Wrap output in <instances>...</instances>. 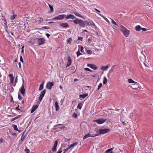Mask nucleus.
Listing matches in <instances>:
<instances>
[{"label": "nucleus", "instance_id": "obj_1", "mask_svg": "<svg viewBox=\"0 0 153 153\" xmlns=\"http://www.w3.org/2000/svg\"><path fill=\"white\" fill-rule=\"evenodd\" d=\"M68 22H73L76 25L79 24V26L80 27H83L89 26H94L95 27H97L92 21L89 19L87 21H83L81 19L76 18L73 21L69 20Z\"/></svg>", "mask_w": 153, "mask_h": 153}, {"label": "nucleus", "instance_id": "obj_2", "mask_svg": "<svg viewBox=\"0 0 153 153\" xmlns=\"http://www.w3.org/2000/svg\"><path fill=\"white\" fill-rule=\"evenodd\" d=\"M110 131V128H104V129H100L99 131H96L97 133L99 132V135L100 134H103L106 133Z\"/></svg>", "mask_w": 153, "mask_h": 153}, {"label": "nucleus", "instance_id": "obj_3", "mask_svg": "<svg viewBox=\"0 0 153 153\" xmlns=\"http://www.w3.org/2000/svg\"><path fill=\"white\" fill-rule=\"evenodd\" d=\"M24 81L23 79H22V84L21 87L19 89V91L23 96L25 95V88Z\"/></svg>", "mask_w": 153, "mask_h": 153}, {"label": "nucleus", "instance_id": "obj_4", "mask_svg": "<svg viewBox=\"0 0 153 153\" xmlns=\"http://www.w3.org/2000/svg\"><path fill=\"white\" fill-rule=\"evenodd\" d=\"M107 119L100 118L97 120H93L94 123H96L98 124H101L105 122Z\"/></svg>", "mask_w": 153, "mask_h": 153}, {"label": "nucleus", "instance_id": "obj_5", "mask_svg": "<svg viewBox=\"0 0 153 153\" xmlns=\"http://www.w3.org/2000/svg\"><path fill=\"white\" fill-rule=\"evenodd\" d=\"M46 92L45 89H44L40 93V95L39 97L38 100L39 101V102H41L42 100L43 97H44Z\"/></svg>", "mask_w": 153, "mask_h": 153}, {"label": "nucleus", "instance_id": "obj_6", "mask_svg": "<svg viewBox=\"0 0 153 153\" xmlns=\"http://www.w3.org/2000/svg\"><path fill=\"white\" fill-rule=\"evenodd\" d=\"M45 43V40L43 38H38V45L39 46L44 44Z\"/></svg>", "mask_w": 153, "mask_h": 153}, {"label": "nucleus", "instance_id": "obj_7", "mask_svg": "<svg viewBox=\"0 0 153 153\" xmlns=\"http://www.w3.org/2000/svg\"><path fill=\"white\" fill-rule=\"evenodd\" d=\"M30 42L32 45H34L35 46L38 45V38L36 37L31 39Z\"/></svg>", "mask_w": 153, "mask_h": 153}, {"label": "nucleus", "instance_id": "obj_8", "mask_svg": "<svg viewBox=\"0 0 153 153\" xmlns=\"http://www.w3.org/2000/svg\"><path fill=\"white\" fill-rule=\"evenodd\" d=\"M58 144V141L57 140H55L53 145L51 149V150H52V151L53 152L56 151L57 149V146Z\"/></svg>", "mask_w": 153, "mask_h": 153}, {"label": "nucleus", "instance_id": "obj_9", "mask_svg": "<svg viewBox=\"0 0 153 153\" xmlns=\"http://www.w3.org/2000/svg\"><path fill=\"white\" fill-rule=\"evenodd\" d=\"M54 83L53 82H47L46 85V88L48 89H51L52 86L54 85Z\"/></svg>", "mask_w": 153, "mask_h": 153}, {"label": "nucleus", "instance_id": "obj_10", "mask_svg": "<svg viewBox=\"0 0 153 153\" xmlns=\"http://www.w3.org/2000/svg\"><path fill=\"white\" fill-rule=\"evenodd\" d=\"M25 132V131L22 134V137L20 139V140L19 141V145L21 144L22 143V142H23L24 140L25 139V136L27 134V133H26V134L24 136V133Z\"/></svg>", "mask_w": 153, "mask_h": 153}, {"label": "nucleus", "instance_id": "obj_11", "mask_svg": "<svg viewBox=\"0 0 153 153\" xmlns=\"http://www.w3.org/2000/svg\"><path fill=\"white\" fill-rule=\"evenodd\" d=\"M131 87L133 89H138V88H140V86H141L139 85V84L137 82H134V84H132Z\"/></svg>", "mask_w": 153, "mask_h": 153}, {"label": "nucleus", "instance_id": "obj_12", "mask_svg": "<svg viewBox=\"0 0 153 153\" xmlns=\"http://www.w3.org/2000/svg\"><path fill=\"white\" fill-rule=\"evenodd\" d=\"M65 17L66 19H76V17L72 14H68L67 15H66L65 14Z\"/></svg>", "mask_w": 153, "mask_h": 153}, {"label": "nucleus", "instance_id": "obj_13", "mask_svg": "<svg viewBox=\"0 0 153 153\" xmlns=\"http://www.w3.org/2000/svg\"><path fill=\"white\" fill-rule=\"evenodd\" d=\"M87 66L93 70H95L97 69V66L94 64H88Z\"/></svg>", "mask_w": 153, "mask_h": 153}, {"label": "nucleus", "instance_id": "obj_14", "mask_svg": "<svg viewBox=\"0 0 153 153\" xmlns=\"http://www.w3.org/2000/svg\"><path fill=\"white\" fill-rule=\"evenodd\" d=\"M59 25L62 28H67L69 27L68 24L67 23H60Z\"/></svg>", "mask_w": 153, "mask_h": 153}, {"label": "nucleus", "instance_id": "obj_15", "mask_svg": "<svg viewBox=\"0 0 153 153\" xmlns=\"http://www.w3.org/2000/svg\"><path fill=\"white\" fill-rule=\"evenodd\" d=\"M10 77V83L11 84H13V81L14 79V78L13 76V74H10L8 75Z\"/></svg>", "mask_w": 153, "mask_h": 153}, {"label": "nucleus", "instance_id": "obj_16", "mask_svg": "<svg viewBox=\"0 0 153 153\" xmlns=\"http://www.w3.org/2000/svg\"><path fill=\"white\" fill-rule=\"evenodd\" d=\"M38 107V106L36 105H33L30 110L31 113H32Z\"/></svg>", "mask_w": 153, "mask_h": 153}, {"label": "nucleus", "instance_id": "obj_17", "mask_svg": "<svg viewBox=\"0 0 153 153\" xmlns=\"http://www.w3.org/2000/svg\"><path fill=\"white\" fill-rule=\"evenodd\" d=\"M65 14H61L59 15L58 16H57V20H60L65 18Z\"/></svg>", "mask_w": 153, "mask_h": 153}, {"label": "nucleus", "instance_id": "obj_18", "mask_svg": "<svg viewBox=\"0 0 153 153\" xmlns=\"http://www.w3.org/2000/svg\"><path fill=\"white\" fill-rule=\"evenodd\" d=\"M129 32L130 31L129 30L126 29L125 31H124L123 33V34L125 36L127 37L129 34Z\"/></svg>", "mask_w": 153, "mask_h": 153}, {"label": "nucleus", "instance_id": "obj_19", "mask_svg": "<svg viewBox=\"0 0 153 153\" xmlns=\"http://www.w3.org/2000/svg\"><path fill=\"white\" fill-rule=\"evenodd\" d=\"M54 106L55 108L56 111H59V107L58 103L56 101H55V102Z\"/></svg>", "mask_w": 153, "mask_h": 153}, {"label": "nucleus", "instance_id": "obj_20", "mask_svg": "<svg viewBox=\"0 0 153 153\" xmlns=\"http://www.w3.org/2000/svg\"><path fill=\"white\" fill-rule=\"evenodd\" d=\"M88 93L83 94H80L79 95V97L80 98H82V99H84L85 97H87L88 96Z\"/></svg>", "mask_w": 153, "mask_h": 153}, {"label": "nucleus", "instance_id": "obj_21", "mask_svg": "<svg viewBox=\"0 0 153 153\" xmlns=\"http://www.w3.org/2000/svg\"><path fill=\"white\" fill-rule=\"evenodd\" d=\"M83 104V101L81 103H78V105L77 106V108L79 109H81L82 108V106Z\"/></svg>", "mask_w": 153, "mask_h": 153}, {"label": "nucleus", "instance_id": "obj_22", "mask_svg": "<svg viewBox=\"0 0 153 153\" xmlns=\"http://www.w3.org/2000/svg\"><path fill=\"white\" fill-rule=\"evenodd\" d=\"M109 67V66L108 65L105 66H103L101 67V69L103 71H104L106 70Z\"/></svg>", "mask_w": 153, "mask_h": 153}, {"label": "nucleus", "instance_id": "obj_23", "mask_svg": "<svg viewBox=\"0 0 153 153\" xmlns=\"http://www.w3.org/2000/svg\"><path fill=\"white\" fill-rule=\"evenodd\" d=\"M67 64L71 65L72 63V60L71 57L69 56H68Z\"/></svg>", "mask_w": 153, "mask_h": 153}, {"label": "nucleus", "instance_id": "obj_24", "mask_svg": "<svg viewBox=\"0 0 153 153\" xmlns=\"http://www.w3.org/2000/svg\"><path fill=\"white\" fill-rule=\"evenodd\" d=\"M21 117V115H19L17 116L16 117H15L14 118L10 120V121H11V122L17 119H18L20 118Z\"/></svg>", "mask_w": 153, "mask_h": 153}, {"label": "nucleus", "instance_id": "obj_25", "mask_svg": "<svg viewBox=\"0 0 153 153\" xmlns=\"http://www.w3.org/2000/svg\"><path fill=\"white\" fill-rule=\"evenodd\" d=\"M141 29V27L140 25H137L135 27V30L137 31H140Z\"/></svg>", "mask_w": 153, "mask_h": 153}, {"label": "nucleus", "instance_id": "obj_26", "mask_svg": "<svg viewBox=\"0 0 153 153\" xmlns=\"http://www.w3.org/2000/svg\"><path fill=\"white\" fill-rule=\"evenodd\" d=\"M48 6L50 10V11L48 12V13L53 12V6L49 4H48Z\"/></svg>", "mask_w": 153, "mask_h": 153}, {"label": "nucleus", "instance_id": "obj_27", "mask_svg": "<svg viewBox=\"0 0 153 153\" xmlns=\"http://www.w3.org/2000/svg\"><path fill=\"white\" fill-rule=\"evenodd\" d=\"M120 29L122 33H123L124 31L126 30V28L122 25L120 26Z\"/></svg>", "mask_w": 153, "mask_h": 153}, {"label": "nucleus", "instance_id": "obj_28", "mask_svg": "<svg viewBox=\"0 0 153 153\" xmlns=\"http://www.w3.org/2000/svg\"><path fill=\"white\" fill-rule=\"evenodd\" d=\"M90 134L89 133H88L86 134L83 137V140L86 139L87 138L90 137Z\"/></svg>", "mask_w": 153, "mask_h": 153}, {"label": "nucleus", "instance_id": "obj_29", "mask_svg": "<svg viewBox=\"0 0 153 153\" xmlns=\"http://www.w3.org/2000/svg\"><path fill=\"white\" fill-rule=\"evenodd\" d=\"M42 29H50V27L46 26L42 27V28H36L35 29H38L39 30H42Z\"/></svg>", "mask_w": 153, "mask_h": 153}, {"label": "nucleus", "instance_id": "obj_30", "mask_svg": "<svg viewBox=\"0 0 153 153\" xmlns=\"http://www.w3.org/2000/svg\"><path fill=\"white\" fill-rule=\"evenodd\" d=\"M72 41V39L71 37H70L66 41V42L67 43L69 44L70 45L71 44V42Z\"/></svg>", "mask_w": 153, "mask_h": 153}, {"label": "nucleus", "instance_id": "obj_31", "mask_svg": "<svg viewBox=\"0 0 153 153\" xmlns=\"http://www.w3.org/2000/svg\"><path fill=\"white\" fill-rule=\"evenodd\" d=\"M78 144V142H75L71 144L70 145L71 147V148H72L73 147L76 146Z\"/></svg>", "mask_w": 153, "mask_h": 153}, {"label": "nucleus", "instance_id": "obj_32", "mask_svg": "<svg viewBox=\"0 0 153 153\" xmlns=\"http://www.w3.org/2000/svg\"><path fill=\"white\" fill-rule=\"evenodd\" d=\"M79 46H80V45H79L78 46L79 48ZM76 54L77 55V57H79L80 55H82V53H81L79 51V50H78V51L76 52Z\"/></svg>", "mask_w": 153, "mask_h": 153}, {"label": "nucleus", "instance_id": "obj_33", "mask_svg": "<svg viewBox=\"0 0 153 153\" xmlns=\"http://www.w3.org/2000/svg\"><path fill=\"white\" fill-rule=\"evenodd\" d=\"M107 82V79L105 76L103 77V83L104 84H105Z\"/></svg>", "mask_w": 153, "mask_h": 153}, {"label": "nucleus", "instance_id": "obj_34", "mask_svg": "<svg viewBox=\"0 0 153 153\" xmlns=\"http://www.w3.org/2000/svg\"><path fill=\"white\" fill-rule=\"evenodd\" d=\"M71 70L73 71V73H74L76 71V69L75 70V66L72 65L71 67Z\"/></svg>", "mask_w": 153, "mask_h": 153}, {"label": "nucleus", "instance_id": "obj_35", "mask_svg": "<svg viewBox=\"0 0 153 153\" xmlns=\"http://www.w3.org/2000/svg\"><path fill=\"white\" fill-rule=\"evenodd\" d=\"M113 149L114 148L108 149L105 151V153H110V152L112 151Z\"/></svg>", "mask_w": 153, "mask_h": 153}, {"label": "nucleus", "instance_id": "obj_36", "mask_svg": "<svg viewBox=\"0 0 153 153\" xmlns=\"http://www.w3.org/2000/svg\"><path fill=\"white\" fill-rule=\"evenodd\" d=\"M12 126L13 127V129L14 130L17 131L18 130V129L17 128V126L16 125H12Z\"/></svg>", "mask_w": 153, "mask_h": 153}, {"label": "nucleus", "instance_id": "obj_37", "mask_svg": "<svg viewBox=\"0 0 153 153\" xmlns=\"http://www.w3.org/2000/svg\"><path fill=\"white\" fill-rule=\"evenodd\" d=\"M128 82L129 83H134V82H134L133 81L132 79H128Z\"/></svg>", "mask_w": 153, "mask_h": 153}, {"label": "nucleus", "instance_id": "obj_38", "mask_svg": "<svg viewBox=\"0 0 153 153\" xmlns=\"http://www.w3.org/2000/svg\"><path fill=\"white\" fill-rule=\"evenodd\" d=\"M84 70L85 71H89L90 72H94L93 71H92V70H91L89 68H84Z\"/></svg>", "mask_w": 153, "mask_h": 153}, {"label": "nucleus", "instance_id": "obj_39", "mask_svg": "<svg viewBox=\"0 0 153 153\" xmlns=\"http://www.w3.org/2000/svg\"><path fill=\"white\" fill-rule=\"evenodd\" d=\"M62 125V124H57L56 125H54L53 126V130H56L57 129V128H56V127H57V126H61V125Z\"/></svg>", "mask_w": 153, "mask_h": 153}, {"label": "nucleus", "instance_id": "obj_40", "mask_svg": "<svg viewBox=\"0 0 153 153\" xmlns=\"http://www.w3.org/2000/svg\"><path fill=\"white\" fill-rule=\"evenodd\" d=\"M43 87L44 85H43L40 84L39 87V91H41L43 89Z\"/></svg>", "mask_w": 153, "mask_h": 153}, {"label": "nucleus", "instance_id": "obj_41", "mask_svg": "<svg viewBox=\"0 0 153 153\" xmlns=\"http://www.w3.org/2000/svg\"><path fill=\"white\" fill-rule=\"evenodd\" d=\"M74 13L76 16L80 17V16H81V15L78 13H77L75 12H73Z\"/></svg>", "mask_w": 153, "mask_h": 153}, {"label": "nucleus", "instance_id": "obj_42", "mask_svg": "<svg viewBox=\"0 0 153 153\" xmlns=\"http://www.w3.org/2000/svg\"><path fill=\"white\" fill-rule=\"evenodd\" d=\"M19 106H20L18 104L17 106L15 108V109L17 111H20L21 112H22V111L19 108Z\"/></svg>", "mask_w": 153, "mask_h": 153}, {"label": "nucleus", "instance_id": "obj_43", "mask_svg": "<svg viewBox=\"0 0 153 153\" xmlns=\"http://www.w3.org/2000/svg\"><path fill=\"white\" fill-rule=\"evenodd\" d=\"M66 146V144L64 143H62L61 144V148H64Z\"/></svg>", "mask_w": 153, "mask_h": 153}, {"label": "nucleus", "instance_id": "obj_44", "mask_svg": "<svg viewBox=\"0 0 153 153\" xmlns=\"http://www.w3.org/2000/svg\"><path fill=\"white\" fill-rule=\"evenodd\" d=\"M84 48L83 46H81L80 47V51L81 52L84 54H85V53L83 51Z\"/></svg>", "mask_w": 153, "mask_h": 153}, {"label": "nucleus", "instance_id": "obj_45", "mask_svg": "<svg viewBox=\"0 0 153 153\" xmlns=\"http://www.w3.org/2000/svg\"><path fill=\"white\" fill-rule=\"evenodd\" d=\"M10 132L11 134V135H13L14 137H16L17 136V135L15 133L13 132L12 131H10Z\"/></svg>", "mask_w": 153, "mask_h": 153}, {"label": "nucleus", "instance_id": "obj_46", "mask_svg": "<svg viewBox=\"0 0 153 153\" xmlns=\"http://www.w3.org/2000/svg\"><path fill=\"white\" fill-rule=\"evenodd\" d=\"M114 71V70L112 68L111 69L109 70V73H108V74H107V76L108 77H109V75L110 74L112 71Z\"/></svg>", "mask_w": 153, "mask_h": 153}, {"label": "nucleus", "instance_id": "obj_47", "mask_svg": "<svg viewBox=\"0 0 153 153\" xmlns=\"http://www.w3.org/2000/svg\"><path fill=\"white\" fill-rule=\"evenodd\" d=\"M92 40V37L91 36L88 39V43L90 44Z\"/></svg>", "mask_w": 153, "mask_h": 153}, {"label": "nucleus", "instance_id": "obj_48", "mask_svg": "<svg viewBox=\"0 0 153 153\" xmlns=\"http://www.w3.org/2000/svg\"><path fill=\"white\" fill-rule=\"evenodd\" d=\"M65 127L64 125H62V126H61L60 127L58 128H57L59 129V130H60L62 129H64L65 128Z\"/></svg>", "mask_w": 153, "mask_h": 153}, {"label": "nucleus", "instance_id": "obj_49", "mask_svg": "<svg viewBox=\"0 0 153 153\" xmlns=\"http://www.w3.org/2000/svg\"><path fill=\"white\" fill-rule=\"evenodd\" d=\"M9 95H10V102H14L13 98V97L11 95V94H9Z\"/></svg>", "mask_w": 153, "mask_h": 153}, {"label": "nucleus", "instance_id": "obj_50", "mask_svg": "<svg viewBox=\"0 0 153 153\" xmlns=\"http://www.w3.org/2000/svg\"><path fill=\"white\" fill-rule=\"evenodd\" d=\"M99 134H90V137H94L96 136H99Z\"/></svg>", "mask_w": 153, "mask_h": 153}, {"label": "nucleus", "instance_id": "obj_51", "mask_svg": "<svg viewBox=\"0 0 153 153\" xmlns=\"http://www.w3.org/2000/svg\"><path fill=\"white\" fill-rule=\"evenodd\" d=\"M40 20H39L38 21L39 24H40L41 22H43V18L42 17H40Z\"/></svg>", "mask_w": 153, "mask_h": 153}, {"label": "nucleus", "instance_id": "obj_52", "mask_svg": "<svg viewBox=\"0 0 153 153\" xmlns=\"http://www.w3.org/2000/svg\"><path fill=\"white\" fill-rule=\"evenodd\" d=\"M87 53L89 54H91L92 53V51L90 50H87L86 51Z\"/></svg>", "mask_w": 153, "mask_h": 153}, {"label": "nucleus", "instance_id": "obj_53", "mask_svg": "<svg viewBox=\"0 0 153 153\" xmlns=\"http://www.w3.org/2000/svg\"><path fill=\"white\" fill-rule=\"evenodd\" d=\"M18 99L20 100H21L22 99V97L21 96V95H20V94H19V93H18Z\"/></svg>", "mask_w": 153, "mask_h": 153}, {"label": "nucleus", "instance_id": "obj_54", "mask_svg": "<svg viewBox=\"0 0 153 153\" xmlns=\"http://www.w3.org/2000/svg\"><path fill=\"white\" fill-rule=\"evenodd\" d=\"M40 117V115L39 114L37 115L36 118L35 119V120H34V121L35 123H36L37 121L36 119H37L38 118H39Z\"/></svg>", "mask_w": 153, "mask_h": 153}, {"label": "nucleus", "instance_id": "obj_55", "mask_svg": "<svg viewBox=\"0 0 153 153\" xmlns=\"http://www.w3.org/2000/svg\"><path fill=\"white\" fill-rule=\"evenodd\" d=\"M72 117H74L76 118L77 117V114L76 113H74L72 115Z\"/></svg>", "mask_w": 153, "mask_h": 153}, {"label": "nucleus", "instance_id": "obj_56", "mask_svg": "<svg viewBox=\"0 0 153 153\" xmlns=\"http://www.w3.org/2000/svg\"><path fill=\"white\" fill-rule=\"evenodd\" d=\"M102 84L101 83H100L99 85L98 86V88H97V90H99L100 88L102 87Z\"/></svg>", "mask_w": 153, "mask_h": 153}, {"label": "nucleus", "instance_id": "obj_57", "mask_svg": "<svg viewBox=\"0 0 153 153\" xmlns=\"http://www.w3.org/2000/svg\"><path fill=\"white\" fill-rule=\"evenodd\" d=\"M62 148H60L58 150L57 152L56 153H61L62 150Z\"/></svg>", "mask_w": 153, "mask_h": 153}, {"label": "nucleus", "instance_id": "obj_58", "mask_svg": "<svg viewBox=\"0 0 153 153\" xmlns=\"http://www.w3.org/2000/svg\"><path fill=\"white\" fill-rule=\"evenodd\" d=\"M83 37H78L77 40L79 41H83Z\"/></svg>", "mask_w": 153, "mask_h": 153}, {"label": "nucleus", "instance_id": "obj_59", "mask_svg": "<svg viewBox=\"0 0 153 153\" xmlns=\"http://www.w3.org/2000/svg\"><path fill=\"white\" fill-rule=\"evenodd\" d=\"M16 16V15H13L12 16L10 17V19L11 20L14 19L15 18Z\"/></svg>", "mask_w": 153, "mask_h": 153}, {"label": "nucleus", "instance_id": "obj_60", "mask_svg": "<svg viewBox=\"0 0 153 153\" xmlns=\"http://www.w3.org/2000/svg\"><path fill=\"white\" fill-rule=\"evenodd\" d=\"M25 150L26 153H30V151L29 149H27V148H26L25 149Z\"/></svg>", "mask_w": 153, "mask_h": 153}, {"label": "nucleus", "instance_id": "obj_61", "mask_svg": "<svg viewBox=\"0 0 153 153\" xmlns=\"http://www.w3.org/2000/svg\"><path fill=\"white\" fill-rule=\"evenodd\" d=\"M111 22L114 25H117V23L112 19H111Z\"/></svg>", "mask_w": 153, "mask_h": 153}, {"label": "nucleus", "instance_id": "obj_62", "mask_svg": "<svg viewBox=\"0 0 153 153\" xmlns=\"http://www.w3.org/2000/svg\"><path fill=\"white\" fill-rule=\"evenodd\" d=\"M25 47V46L24 45H23L22 48V51H21V53H24V48Z\"/></svg>", "mask_w": 153, "mask_h": 153}, {"label": "nucleus", "instance_id": "obj_63", "mask_svg": "<svg viewBox=\"0 0 153 153\" xmlns=\"http://www.w3.org/2000/svg\"><path fill=\"white\" fill-rule=\"evenodd\" d=\"M20 61L22 62L23 63H24V61L23 59V58L22 56H20Z\"/></svg>", "mask_w": 153, "mask_h": 153}, {"label": "nucleus", "instance_id": "obj_64", "mask_svg": "<svg viewBox=\"0 0 153 153\" xmlns=\"http://www.w3.org/2000/svg\"><path fill=\"white\" fill-rule=\"evenodd\" d=\"M3 23H4V25H5V26L7 25V24L6 19H4V20Z\"/></svg>", "mask_w": 153, "mask_h": 153}]
</instances>
